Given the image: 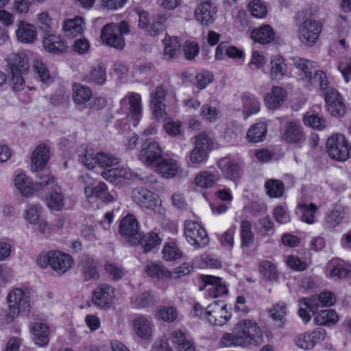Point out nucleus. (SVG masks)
Masks as SVG:
<instances>
[{
	"instance_id": "obj_51",
	"label": "nucleus",
	"mask_w": 351,
	"mask_h": 351,
	"mask_svg": "<svg viewBox=\"0 0 351 351\" xmlns=\"http://www.w3.org/2000/svg\"><path fill=\"white\" fill-rule=\"evenodd\" d=\"M8 65L10 73L25 74L29 69L27 58L19 54L12 55Z\"/></svg>"
},
{
	"instance_id": "obj_9",
	"label": "nucleus",
	"mask_w": 351,
	"mask_h": 351,
	"mask_svg": "<svg viewBox=\"0 0 351 351\" xmlns=\"http://www.w3.org/2000/svg\"><path fill=\"white\" fill-rule=\"evenodd\" d=\"M322 30V23L320 21L308 19L300 23L297 36L305 46L312 47L318 40Z\"/></svg>"
},
{
	"instance_id": "obj_10",
	"label": "nucleus",
	"mask_w": 351,
	"mask_h": 351,
	"mask_svg": "<svg viewBox=\"0 0 351 351\" xmlns=\"http://www.w3.org/2000/svg\"><path fill=\"white\" fill-rule=\"evenodd\" d=\"M136 12L138 16V27L150 36H157L165 30V23L168 19L167 14L160 13L150 19L147 12L140 9Z\"/></svg>"
},
{
	"instance_id": "obj_21",
	"label": "nucleus",
	"mask_w": 351,
	"mask_h": 351,
	"mask_svg": "<svg viewBox=\"0 0 351 351\" xmlns=\"http://www.w3.org/2000/svg\"><path fill=\"white\" fill-rule=\"evenodd\" d=\"M114 298V289L107 284H101L95 289L92 301L100 308H108L112 304Z\"/></svg>"
},
{
	"instance_id": "obj_23",
	"label": "nucleus",
	"mask_w": 351,
	"mask_h": 351,
	"mask_svg": "<svg viewBox=\"0 0 351 351\" xmlns=\"http://www.w3.org/2000/svg\"><path fill=\"white\" fill-rule=\"evenodd\" d=\"M14 185L23 197L29 198L36 193L34 182L25 172L19 171L16 173Z\"/></svg>"
},
{
	"instance_id": "obj_1",
	"label": "nucleus",
	"mask_w": 351,
	"mask_h": 351,
	"mask_svg": "<svg viewBox=\"0 0 351 351\" xmlns=\"http://www.w3.org/2000/svg\"><path fill=\"white\" fill-rule=\"evenodd\" d=\"M291 60L299 71L300 80L307 85H318L320 89L327 88L328 77L323 71L318 69L316 62L298 56L292 57Z\"/></svg>"
},
{
	"instance_id": "obj_43",
	"label": "nucleus",
	"mask_w": 351,
	"mask_h": 351,
	"mask_svg": "<svg viewBox=\"0 0 351 351\" xmlns=\"http://www.w3.org/2000/svg\"><path fill=\"white\" fill-rule=\"evenodd\" d=\"M43 207L40 204H28L23 211V219L29 224L36 225L41 219Z\"/></svg>"
},
{
	"instance_id": "obj_34",
	"label": "nucleus",
	"mask_w": 351,
	"mask_h": 351,
	"mask_svg": "<svg viewBox=\"0 0 351 351\" xmlns=\"http://www.w3.org/2000/svg\"><path fill=\"white\" fill-rule=\"evenodd\" d=\"M43 44L46 51L53 53H62L68 47L61 36L52 34L44 36Z\"/></svg>"
},
{
	"instance_id": "obj_50",
	"label": "nucleus",
	"mask_w": 351,
	"mask_h": 351,
	"mask_svg": "<svg viewBox=\"0 0 351 351\" xmlns=\"http://www.w3.org/2000/svg\"><path fill=\"white\" fill-rule=\"evenodd\" d=\"M339 317L332 309L322 310L318 312L315 321L319 326H330L337 323Z\"/></svg>"
},
{
	"instance_id": "obj_8",
	"label": "nucleus",
	"mask_w": 351,
	"mask_h": 351,
	"mask_svg": "<svg viewBox=\"0 0 351 351\" xmlns=\"http://www.w3.org/2000/svg\"><path fill=\"white\" fill-rule=\"evenodd\" d=\"M326 149L332 158L346 161L350 157L351 146L344 135L335 133L328 138Z\"/></svg>"
},
{
	"instance_id": "obj_32",
	"label": "nucleus",
	"mask_w": 351,
	"mask_h": 351,
	"mask_svg": "<svg viewBox=\"0 0 351 351\" xmlns=\"http://www.w3.org/2000/svg\"><path fill=\"white\" fill-rule=\"evenodd\" d=\"M169 339L178 351H195V350L193 339L180 330L172 331Z\"/></svg>"
},
{
	"instance_id": "obj_52",
	"label": "nucleus",
	"mask_w": 351,
	"mask_h": 351,
	"mask_svg": "<svg viewBox=\"0 0 351 351\" xmlns=\"http://www.w3.org/2000/svg\"><path fill=\"white\" fill-rule=\"evenodd\" d=\"M259 271L263 279L276 281L278 278L276 265L269 261H263L259 264Z\"/></svg>"
},
{
	"instance_id": "obj_4",
	"label": "nucleus",
	"mask_w": 351,
	"mask_h": 351,
	"mask_svg": "<svg viewBox=\"0 0 351 351\" xmlns=\"http://www.w3.org/2000/svg\"><path fill=\"white\" fill-rule=\"evenodd\" d=\"M129 32L130 26L127 22L122 21L119 24L109 23L102 28L101 40L108 46L122 49L125 45L123 35L128 34Z\"/></svg>"
},
{
	"instance_id": "obj_15",
	"label": "nucleus",
	"mask_w": 351,
	"mask_h": 351,
	"mask_svg": "<svg viewBox=\"0 0 351 351\" xmlns=\"http://www.w3.org/2000/svg\"><path fill=\"white\" fill-rule=\"evenodd\" d=\"M326 332L322 328H317L298 335L294 339L295 346L304 350H312L326 337Z\"/></svg>"
},
{
	"instance_id": "obj_31",
	"label": "nucleus",
	"mask_w": 351,
	"mask_h": 351,
	"mask_svg": "<svg viewBox=\"0 0 351 351\" xmlns=\"http://www.w3.org/2000/svg\"><path fill=\"white\" fill-rule=\"evenodd\" d=\"M29 330L34 343L40 346H44L49 343L50 333L49 326L43 322H36L29 326Z\"/></svg>"
},
{
	"instance_id": "obj_44",
	"label": "nucleus",
	"mask_w": 351,
	"mask_h": 351,
	"mask_svg": "<svg viewBox=\"0 0 351 351\" xmlns=\"http://www.w3.org/2000/svg\"><path fill=\"white\" fill-rule=\"evenodd\" d=\"M241 239V247L244 250L252 247L254 243V234L252 231V224L247 220H243L240 226Z\"/></svg>"
},
{
	"instance_id": "obj_3",
	"label": "nucleus",
	"mask_w": 351,
	"mask_h": 351,
	"mask_svg": "<svg viewBox=\"0 0 351 351\" xmlns=\"http://www.w3.org/2000/svg\"><path fill=\"white\" fill-rule=\"evenodd\" d=\"M8 310L5 314V322L12 323L21 311L28 313L31 305L29 295L21 288L12 289L6 297Z\"/></svg>"
},
{
	"instance_id": "obj_6",
	"label": "nucleus",
	"mask_w": 351,
	"mask_h": 351,
	"mask_svg": "<svg viewBox=\"0 0 351 351\" xmlns=\"http://www.w3.org/2000/svg\"><path fill=\"white\" fill-rule=\"evenodd\" d=\"M238 332L244 346L257 345L261 340L262 332L258 324L252 319H241L233 328Z\"/></svg>"
},
{
	"instance_id": "obj_37",
	"label": "nucleus",
	"mask_w": 351,
	"mask_h": 351,
	"mask_svg": "<svg viewBox=\"0 0 351 351\" xmlns=\"http://www.w3.org/2000/svg\"><path fill=\"white\" fill-rule=\"evenodd\" d=\"M251 38L256 43L266 45L274 40L275 34L269 25H263L252 31Z\"/></svg>"
},
{
	"instance_id": "obj_41",
	"label": "nucleus",
	"mask_w": 351,
	"mask_h": 351,
	"mask_svg": "<svg viewBox=\"0 0 351 351\" xmlns=\"http://www.w3.org/2000/svg\"><path fill=\"white\" fill-rule=\"evenodd\" d=\"M243 103V112L246 117L255 114L260 111L261 102L250 93H245L241 97Z\"/></svg>"
},
{
	"instance_id": "obj_55",
	"label": "nucleus",
	"mask_w": 351,
	"mask_h": 351,
	"mask_svg": "<svg viewBox=\"0 0 351 351\" xmlns=\"http://www.w3.org/2000/svg\"><path fill=\"white\" fill-rule=\"evenodd\" d=\"M265 188L267 194L272 198L280 197L284 193V184L276 179H270L265 182Z\"/></svg>"
},
{
	"instance_id": "obj_17",
	"label": "nucleus",
	"mask_w": 351,
	"mask_h": 351,
	"mask_svg": "<svg viewBox=\"0 0 351 351\" xmlns=\"http://www.w3.org/2000/svg\"><path fill=\"white\" fill-rule=\"evenodd\" d=\"M324 92V98L328 112L333 117H342L346 111V106L343 102L339 93L327 85L326 89H321Z\"/></svg>"
},
{
	"instance_id": "obj_24",
	"label": "nucleus",
	"mask_w": 351,
	"mask_h": 351,
	"mask_svg": "<svg viewBox=\"0 0 351 351\" xmlns=\"http://www.w3.org/2000/svg\"><path fill=\"white\" fill-rule=\"evenodd\" d=\"M50 156L49 147L45 144H39L33 151L31 157V169L39 171L46 167Z\"/></svg>"
},
{
	"instance_id": "obj_39",
	"label": "nucleus",
	"mask_w": 351,
	"mask_h": 351,
	"mask_svg": "<svg viewBox=\"0 0 351 351\" xmlns=\"http://www.w3.org/2000/svg\"><path fill=\"white\" fill-rule=\"evenodd\" d=\"M84 21L80 16L69 19L64 21L63 30L67 37H76L81 35L84 29Z\"/></svg>"
},
{
	"instance_id": "obj_60",
	"label": "nucleus",
	"mask_w": 351,
	"mask_h": 351,
	"mask_svg": "<svg viewBox=\"0 0 351 351\" xmlns=\"http://www.w3.org/2000/svg\"><path fill=\"white\" fill-rule=\"evenodd\" d=\"M249 10L252 16L256 19H263L267 16V8L261 0H253L248 5Z\"/></svg>"
},
{
	"instance_id": "obj_22",
	"label": "nucleus",
	"mask_w": 351,
	"mask_h": 351,
	"mask_svg": "<svg viewBox=\"0 0 351 351\" xmlns=\"http://www.w3.org/2000/svg\"><path fill=\"white\" fill-rule=\"evenodd\" d=\"M217 166L224 178L233 182H236L239 179L241 167L236 160L223 157L217 160Z\"/></svg>"
},
{
	"instance_id": "obj_14",
	"label": "nucleus",
	"mask_w": 351,
	"mask_h": 351,
	"mask_svg": "<svg viewBox=\"0 0 351 351\" xmlns=\"http://www.w3.org/2000/svg\"><path fill=\"white\" fill-rule=\"evenodd\" d=\"M231 313L221 300L215 301L206 308L205 319L213 326H222L229 322Z\"/></svg>"
},
{
	"instance_id": "obj_11",
	"label": "nucleus",
	"mask_w": 351,
	"mask_h": 351,
	"mask_svg": "<svg viewBox=\"0 0 351 351\" xmlns=\"http://www.w3.org/2000/svg\"><path fill=\"white\" fill-rule=\"evenodd\" d=\"M84 184V195L90 203H94L97 200L104 202H112L113 196L108 192L107 185L104 182H99L96 186H93V180L88 176H82Z\"/></svg>"
},
{
	"instance_id": "obj_16",
	"label": "nucleus",
	"mask_w": 351,
	"mask_h": 351,
	"mask_svg": "<svg viewBox=\"0 0 351 351\" xmlns=\"http://www.w3.org/2000/svg\"><path fill=\"white\" fill-rule=\"evenodd\" d=\"M162 154L158 143L147 140L141 145L138 159L146 165L154 167L162 159Z\"/></svg>"
},
{
	"instance_id": "obj_38",
	"label": "nucleus",
	"mask_w": 351,
	"mask_h": 351,
	"mask_svg": "<svg viewBox=\"0 0 351 351\" xmlns=\"http://www.w3.org/2000/svg\"><path fill=\"white\" fill-rule=\"evenodd\" d=\"M45 202L50 210H60L64 206V197L59 186H56L47 195Z\"/></svg>"
},
{
	"instance_id": "obj_49",
	"label": "nucleus",
	"mask_w": 351,
	"mask_h": 351,
	"mask_svg": "<svg viewBox=\"0 0 351 351\" xmlns=\"http://www.w3.org/2000/svg\"><path fill=\"white\" fill-rule=\"evenodd\" d=\"M317 311V306L313 304L310 298L300 300L298 315L304 323H308L311 318V313L315 314Z\"/></svg>"
},
{
	"instance_id": "obj_48",
	"label": "nucleus",
	"mask_w": 351,
	"mask_h": 351,
	"mask_svg": "<svg viewBox=\"0 0 351 351\" xmlns=\"http://www.w3.org/2000/svg\"><path fill=\"white\" fill-rule=\"evenodd\" d=\"M162 258L166 261H174L182 257L183 253L174 241L165 243L162 250Z\"/></svg>"
},
{
	"instance_id": "obj_64",
	"label": "nucleus",
	"mask_w": 351,
	"mask_h": 351,
	"mask_svg": "<svg viewBox=\"0 0 351 351\" xmlns=\"http://www.w3.org/2000/svg\"><path fill=\"white\" fill-rule=\"evenodd\" d=\"M157 315L164 322H173L178 317V311L174 306H163L158 308Z\"/></svg>"
},
{
	"instance_id": "obj_59",
	"label": "nucleus",
	"mask_w": 351,
	"mask_h": 351,
	"mask_svg": "<svg viewBox=\"0 0 351 351\" xmlns=\"http://www.w3.org/2000/svg\"><path fill=\"white\" fill-rule=\"evenodd\" d=\"M80 162L89 170L98 165L97 153L95 154L91 149H86L84 152L79 155Z\"/></svg>"
},
{
	"instance_id": "obj_63",
	"label": "nucleus",
	"mask_w": 351,
	"mask_h": 351,
	"mask_svg": "<svg viewBox=\"0 0 351 351\" xmlns=\"http://www.w3.org/2000/svg\"><path fill=\"white\" fill-rule=\"evenodd\" d=\"M270 317L276 322L280 324L285 322V317L287 315V306L283 302L278 303L274 305L269 310Z\"/></svg>"
},
{
	"instance_id": "obj_28",
	"label": "nucleus",
	"mask_w": 351,
	"mask_h": 351,
	"mask_svg": "<svg viewBox=\"0 0 351 351\" xmlns=\"http://www.w3.org/2000/svg\"><path fill=\"white\" fill-rule=\"evenodd\" d=\"M269 76L271 80L280 81L287 75V66L283 56L276 55L271 58Z\"/></svg>"
},
{
	"instance_id": "obj_54",
	"label": "nucleus",
	"mask_w": 351,
	"mask_h": 351,
	"mask_svg": "<svg viewBox=\"0 0 351 351\" xmlns=\"http://www.w3.org/2000/svg\"><path fill=\"white\" fill-rule=\"evenodd\" d=\"M221 348L245 347L238 332H225L219 340Z\"/></svg>"
},
{
	"instance_id": "obj_62",
	"label": "nucleus",
	"mask_w": 351,
	"mask_h": 351,
	"mask_svg": "<svg viewBox=\"0 0 351 351\" xmlns=\"http://www.w3.org/2000/svg\"><path fill=\"white\" fill-rule=\"evenodd\" d=\"M213 145L212 138L206 133L201 132L195 137V147L210 153Z\"/></svg>"
},
{
	"instance_id": "obj_18",
	"label": "nucleus",
	"mask_w": 351,
	"mask_h": 351,
	"mask_svg": "<svg viewBox=\"0 0 351 351\" xmlns=\"http://www.w3.org/2000/svg\"><path fill=\"white\" fill-rule=\"evenodd\" d=\"M119 233L125 237L130 245H136L139 237V223L132 214L124 217L119 223Z\"/></svg>"
},
{
	"instance_id": "obj_13",
	"label": "nucleus",
	"mask_w": 351,
	"mask_h": 351,
	"mask_svg": "<svg viewBox=\"0 0 351 351\" xmlns=\"http://www.w3.org/2000/svg\"><path fill=\"white\" fill-rule=\"evenodd\" d=\"M202 285L199 290L204 291V296L208 299L217 298L228 293V288L222 278L215 276L202 275Z\"/></svg>"
},
{
	"instance_id": "obj_5",
	"label": "nucleus",
	"mask_w": 351,
	"mask_h": 351,
	"mask_svg": "<svg viewBox=\"0 0 351 351\" xmlns=\"http://www.w3.org/2000/svg\"><path fill=\"white\" fill-rule=\"evenodd\" d=\"M122 110H126L127 119L137 127L143 118V104L141 95L136 92L128 93L120 101Z\"/></svg>"
},
{
	"instance_id": "obj_56",
	"label": "nucleus",
	"mask_w": 351,
	"mask_h": 351,
	"mask_svg": "<svg viewBox=\"0 0 351 351\" xmlns=\"http://www.w3.org/2000/svg\"><path fill=\"white\" fill-rule=\"evenodd\" d=\"M318 309L320 306H331L336 301L335 295L330 291H323L320 294L310 298Z\"/></svg>"
},
{
	"instance_id": "obj_19",
	"label": "nucleus",
	"mask_w": 351,
	"mask_h": 351,
	"mask_svg": "<svg viewBox=\"0 0 351 351\" xmlns=\"http://www.w3.org/2000/svg\"><path fill=\"white\" fill-rule=\"evenodd\" d=\"M167 93V90L164 85L158 86L150 93L149 108L154 116L157 119L162 118L166 114V106L164 101Z\"/></svg>"
},
{
	"instance_id": "obj_12",
	"label": "nucleus",
	"mask_w": 351,
	"mask_h": 351,
	"mask_svg": "<svg viewBox=\"0 0 351 351\" xmlns=\"http://www.w3.org/2000/svg\"><path fill=\"white\" fill-rule=\"evenodd\" d=\"M184 235L187 241L196 248L205 247L209 242V238L202 225L192 220L184 223Z\"/></svg>"
},
{
	"instance_id": "obj_20",
	"label": "nucleus",
	"mask_w": 351,
	"mask_h": 351,
	"mask_svg": "<svg viewBox=\"0 0 351 351\" xmlns=\"http://www.w3.org/2000/svg\"><path fill=\"white\" fill-rule=\"evenodd\" d=\"M217 12L215 5L207 0L197 4L194 11V16L201 25L208 26L215 22Z\"/></svg>"
},
{
	"instance_id": "obj_47",
	"label": "nucleus",
	"mask_w": 351,
	"mask_h": 351,
	"mask_svg": "<svg viewBox=\"0 0 351 351\" xmlns=\"http://www.w3.org/2000/svg\"><path fill=\"white\" fill-rule=\"evenodd\" d=\"M305 125L317 130H322L326 127V120L314 110L307 112L303 117Z\"/></svg>"
},
{
	"instance_id": "obj_46",
	"label": "nucleus",
	"mask_w": 351,
	"mask_h": 351,
	"mask_svg": "<svg viewBox=\"0 0 351 351\" xmlns=\"http://www.w3.org/2000/svg\"><path fill=\"white\" fill-rule=\"evenodd\" d=\"M267 134V125L265 123H256L247 130L246 137L250 143H259L264 141Z\"/></svg>"
},
{
	"instance_id": "obj_33",
	"label": "nucleus",
	"mask_w": 351,
	"mask_h": 351,
	"mask_svg": "<svg viewBox=\"0 0 351 351\" xmlns=\"http://www.w3.org/2000/svg\"><path fill=\"white\" fill-rule=\"evenodd\" d=\"M220 179L221 177L219 174L204 170L199 172L195 176L194 184L198 188L208 189L214 187Z\"/></svg>"
},
{
	"instance_id": "obj_58",
	"label": "nucleus",
	"mask_w": 351,
	"mask_h": 351,
	"mask_svg": "<svg viewBox=\"0 0 351 351\" xmlns=\"http://www.w3.org/2000/svg\"><path fill=\"white\" fill-rule=\"evenodd\" d=\"M330 276L331 277H337V278H343L351 274V265L343 262L330 263Z\"/></svg>"
},
{
	"instance_id": "obj_40",
	"label": "nucleus",
	"mask_w": 351,
	"mask_h": 351,
	"mask_svg": "<svg viewBox=\"0 0 351 351\" xmlns=\"http://www.w3.org/2000/svg\"><path fill=\"white\" fill-rule=\"evenodd\" d=\"M145 271L147 274L158 279H168L172 277V274L161 263L148 261L145 263Z\"/></svg>"
},
{
	"instance_id": "obj_42",
	"label": "nucleus",
	"mask_w": 351,
	"mask_h": 351,
	"mask_svg": "<svg viewBox=\"0 0 351 351\" xmlns=\"http://www.w3.org/2000/svg\"><path fill=\"white\" fill-rule=\"evenodd\" d=\"M317 206L313 204H300L296 210V213L300 216L301 220L308 224H313L317 221L315 215Z\"/></svg>"
},
{
	"instance_id": "obj_36",
	"label": "nucleus",
	"mask_w": 351,
	"mask_h": 351,
	"mask_svg": "<svg viewBox=\"0 0 351 351\" xmlns=\"http://www.w3.org/2000/svg\"><path fill=\"white\" fill-rule=\"evenodd\" d=\"M154 167L158 173L167 178L174 177L180 169L178 161L173 158L161 159Z\"/></svg>"
},
{
	"instance_id": "obj_45",
	"label": "nucleus",
	"mask_w": 351,
	"mask_h": 351,
	"mask_svg": "<svg viewBox=\"0 0 351 351\" xmlns=\"http://www.w3.org/2000/svg\"><path fill=\"white\" fill-rule=\"evenodd\" d=\"M160 243L161 239L159 235L156 232H150L143 235L139 234L137 244H140L144 252L147 253L159 245Z\"/></svg>"
},
{
	"instance_id": "obj_27",
	"label": "nucleus",
	"mask_w": 351,
	"mask_h": 351,
	"mask_svg": "<svg viewBox=\"0 0 351 351\" xmlns=\"http://www.w3.org/2000/svg\"><path fill=\"white\" fill-rule=\"evenodd\" d=\"M17 40L25 44L34 43L37 36V31L35 26L25 21H19L16 30Z\"/></svg>"
},
{
	"instance_id": "obj_30",
	"label": "nucleus",
	"mask_w": 351,
	"mask_h": 351,
	"mask_svg": "<svg viewBox=\"0 0 351 351\" xmlns=\"http://www.w3.org/2000/svg\"><path fill=\"white\" fill-rule=\"evenodd\" d=\"M101 176L106 181L117 184L120 178L132 180L136 175L127 167H119L104 171Z\"/></svg>"
},
{
	"instance_id": "obj_53",
	"label": "nucleus",
	"mask_w": 351,
	"mask_h": 351,
	"mask_svg": "<svg viewBox=\"0 0 351 351\" xmlns=\"http://www.w3.org/2000/svg\"><path fill=\"white\" fill-rule=\"evenodd\" d=\"M33 69L42 83L48 84L52 82L51 73L42 60H35L33 62Z\"/></svg>"
},
{
	"instance_id": "obj_29",
	"label": "nucleus",
	"mask_w": 351,
	"mask_h": 351,
	"mask_svg": "<svg viewBox=\"0 0 351 351\" xmlns=\"http://www.w3.org/2000/svg\"><path fill=\"white\" fill-rule=\"evenodd\" d=\"M287 93L281 86H274L271 92L265 96V103L269 109L275 110L280 108L285 102Z\"/></svg>"
},
{
	"instance_id": "obj_25",
	"label": "nucleus",
	"mask_w": 351,
	"mask_h": 351,
	"mask_svg": "<svg viewBox=\"0 0 351 351\" xmlns=\"http://www.w3.org/2000/svg\"><path fill=\"white\" fill-rule=\"evenodd\" d=\"M132 326L136 335L141 339L148 340L152 335L154 324L145 315L136 317L132 322Z\"/></svg>"
},
{
	"instance_id": "obj_26",
	"label": "nucleus",
	"mask_w": 351,
	"mask_h": 351,
	"mask_svg": "<svg viewBox=\"0 0 351 351\" xmlns=\"http://www.w3.org/2000/svg\"><path fill=\"white\" fill-rule=\"evenodd\" d=\"M284 138L288 143H293L302 147L305 140L302 128L300 123L290 121L285 125Z\"/></svg>"
},
{
	"instance_id": "obj_35",
	"label": "nucleus",
	"mask_w": 351,
	"mask_h": 351,
	"mask_svg": "<svg viewBox=\"0 0 351 351\" xmlns=\"http://www.w3.org/2000/svg\"><path fill=\"white\" fill-rule=\"evenodd\" d=\"M164 45L163 58L171 60L181 53V43L178 37L166 36L162 40Z\"/></svg>"
},
{
	"instance_id": "obj_7",
	"label": "nucleus",
	"mask_w": 351,
	"mask_h": 351,
	"mask_svg": "<svg viewBox=\"0 0 351 351\" xmlns=\"http://www.w3.org/2000/svg\"><path fill=\"white\" fill-rule=\"evenodd\" d=\"M132 201L139 207L162 214L163 208L158 195L144 187L134 189L131 193Z\"/></svg>"
},
{
	"instance_id": "obj_61",
	"label": "nucleus",
	"mask_w": 351,
	"mask_h": 351,
	"mask_svg": "<svg viewBox=\"0 0 351 351\" xmlns=\"http://www.w3.org/2000/svg\"><path fill=\"white\" fill-rule=\"evenodd\" d=\"M219 115L220 112L215 106L206 104L201 108L200 116L206 121L215 122L219 118Z\"/></svg>"
},
{
	"instance_id": "obj_57",
	"label": "nucleus",
	"mask_w": 351,
	"mask_h": 351,
	"mask_svg": "<svg viewBox=\"0 0 351 351\" xmlns=\"http://www.w3.org/2000/svg\"><path fill=\"white\" fill-rule=\"evenodd\" d=\"M73 100L77 104H83L88 101L91 97V90L89 88L80 85L73 86Z\"/></svg>"
},
{
	"instance_id": "obj_2",
	"label": "nucleus",
	"mask_w": 351,
	"mask_h": 351,
	"mask_svg": "<svg viewBox=\"0 0 351 351\" xmlns=\"http://www.w3.org/2000/svg\"><path fill=\"white\" fill-rule=\"evenodd\" d=\"M73 257L60 250H51L40 253L36 258L37 265L43 269L50 267L58 274H64L73 267Z\"/></svg>"
}]
</instances>
